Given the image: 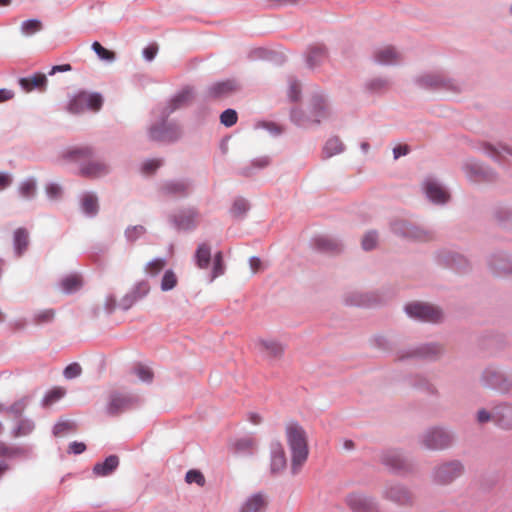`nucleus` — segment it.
Here are the masks:
<instances>
[{
    "label": "nucleus",
    "mask_w": 512,
    "mask_h": 512,
    "mask_svg": "<svg viewBox=\"0 0 512 512\" xmlns=\"http://www.w3.org/2000/svg\"><path fill=\"white\" fill-rule=\"evenodd\" d=\"M406 314L415 320L438 323L443 319V312L439 307L423 302H411L405 306Z\"/></svg>",
    "instance_id": "1a4fd4ad"
},
{
    "label": "nucleus",
    "mask_w": 512,
    "mask_h": 512,
    "mask_svg": "<svg viewBox=\"0 0 512 512\" xmlns=\"http://www.w3.org/2000/svg\"><path fill=\"white\" fill-rule=\"evenodd\" d=\"M256 446V442L252 437H243L235 442V452L240 455H251Z\"/></svg>",
    "instance_id": "09e8293b"
},
{
    "label": "nucleus",
    "mask_w": 512,
    "mask_h": 512,
    "mask_svg": "<svg viewBox=\"0 0 512 512\" xmlns=\"http://www.w3.org/2000/svg\"><path fill=\"white\" fill-rule=\"evenodd\" d=\"M82 368L80 364L74 362L69 364L63 371V375L66 379L71 380L81 375Z\"/></svg>",
    "instance_id": "338daca9"
},
{
    "label": "nucleus",
    "mask_w": 512,
    "mask_h": 512,
    "mask_svg": "<svg viewBox=\"0 0 512 512\" xmlns=\"http://www.w3.org/2000/svg\"><path fill=\"white\" fill-rule=\"evenodd\" d=\"M44 190L49 201L58 202L63 198L64 189L58 182H47L44 186Z\"/></svg>",
    "instance_id": "49530a36"
},
{
    "label": "nucleus",
    "mask_w": 512,
    "mask_h": 512,
    "mask_svg": "<svg viewBox=\"0 0 512 512\" xmlns=\"http://www.w3.org/2000/svg\"><path fill=\"white\" fill-rule=\"evenodd\" d=\"M391 80L387 77H374L366 81L365 89L371 93L379 94L387 91Z\"/></svg>",
    "instance_id": "a19ab883"
},
{
    "label": "nucleus",
    "mask_w": 512,
    "mask_h": 512,
    "mask_svg": "<svg viewBox=\"0 0 512 512\" xmlns=\"http://www.w3.org/2000/svg\"><path fill=\"white\" fill-rule=\"evenodd\" d=\"M43 30V23L37 18L25 20L20 25V32L25 37H30Z\"/></svg>",
    "instance_id": "c03bdc74"
},
{
    "label": "nucleus",
    "mask_w": 512,
    "mask_h": 512,
    "mask_svg": "<svg viewBox=\"0 0 512 512\" xmlns=\"http://www.w3.org/2000/svg\"><path fill=\"white\" fill-rule=\"evenodd\" d=\"M479 383L486 389L508 394L512 390V375L496 365H488L481 371Z\"/></svg>",
    "instance_id": "39448f33"
},
{
    "label": "nucleus",
    "mask_w": 512,
    "mask_h": 512,
    "mask_svg": "<svg viewBox=\"0 0 512 512\" xmlns=\"http://www.w3.org/2000/svg\"><path fill=\"white\" fill-rule=\"evenodd\" d=\"M211 258L212 253L210 245L207 243L199 244L194 255L196 266L202 270L208 269L211 263Z\"/></svg>",
    "instance_id": "e433bc0d"
},
{
    "label": "nucleus",
    "mask_w": 512,
    "mask_h": 512,
    "mask_svg": "<svg viewBox=\"0 0 512 512\" xmlns=\"http://www.w3.org/2000/svg\"><path fill=\"white\" fill-rule=\"evenodd\" d=\"M271 452V471L279 472L286 467V456L283 446L280 442H273L270 448Z\"/></svg>",
    "instance_id": "2f4dec72"
},
{
    "label": "nucleus",
    "mask_w": 512,
    "mask_h": 512,
    "mask_svg": "<svg viewBox=\"0 0 512 512\" xmlns=\"http://www.w3.org/2000/svg\"><path fill=\"white\" fill-rule=\"evenodd\" d=\"M290 119L291 121L300 128H309L316 124V120L311 114V111L309 110V113H307L305 110L300 108H294L290 112Z\"/></svg>",
    "instance_id": "f704fd0d"
},
{
    "label": "nucleus",
    "mask_w": 512,
    "mask_h": 512,
    "mask_svg": "<svg viewBox=\"0 0 512 512\" xmlns=\"http://www.w3.org/2000/svg\"><path fill=\"white\" fill-rule=\"evenodd\" d=\"M185 480L189 484L196 483L199 486H203L205 483L203 474L198 470H189L186 473Z\"/></svg>",
    "instance_id": "774afa93"
},
{
    "label": "nucleus",
    "mask_w": 512,
    "mask_h": 512,
    "mask_svg": "<svg viewBox=\"0 0 512 512\" xmlns=\"http://www.w3.org/2000/svg\"><path fill=\"white\" fill-rule=\"evenodd\" d=\"M61 288L65 293H73L81 287V280L75 276L70 275L63 278L60 282Z\"/></svg>",
    "instance_id": "13d9d810"
},
{
    "label": "nucleus",
    "mask_w": 512,
    "mask_h": 512,
    "mask_svg": "<svg viewBox=\"0 0 512 512\" xmlns=\"http://www.w3.org/2000/svg\"><path fill=\"white\" fill-rule=\"evenodd\" d=\"M494 217L500 225L505 228H512V209L506 206L497 207Z\"/></svg>",
    "instance_id": "de8ad7c7"
},
{
    "label": "nucleus",
    "mask_w": 512,
    "mask_h": 512,
    "mask_svg": "<svg viewBox=\"0 0 512 512\" xmlns=\"http://www.w3.org/2000/svg\"><path fill=\"white\" fill-rule=\"evenodd\" d=\"M225 273V264L223 261V255L218 251L213 257V267L210 275L209 282H213L217 277Z\"/></svg>",
    "instance_id": "5fc2aeb1"
},
{
    "label": "nucleus",
    "mask_w": 512,
    "mask_h": 512,
    "mask_svg": "<svg viewBox=\"0 0 512 512\" xmlns=\"http://www.w3.org/2000/svg\"><path fill=\"white\" fill-rule=\"evenodd\" d=\"M249 209V202L245 198L239 197L234 200L230 213L232 217L242 219L245 217Z\"/></svg>",
    "instance_id": "8fccbe9b"
},
{
    "label": "nucleus",
    "mask_w": 512,
    "mask_h": 512,
    "mask_svg": "<svg viewBox=\"0 0 512 512\" xmlns=\"http://www.w3.org/2000/svg\"><path fill=\"white\" fill-rule=\"evenodd\" d=\"M251 57L254 59H264L275 62L283 61L282 55H278L277 53L267 50L265 48H257L253 50L251 53Z\"/></svg>",
    "instance_id": "6e6d98bb"
},
{
    "label": "nucleus",
    "mask_w": 512,
    "mask_h": 512,
    "mask_svg": "<svg viewBox=\"0 0 512 512\" xmlns=\"http://www.w3.org/2000/svg\"><path fill=\"white\" fill-rule=\"evenodd\" d=\"M494 423L500 429H512V403L502 402L494 407Z\"/></svg>",
    "instance_id": "bb28decb"
},
{
    "label": "nucleus",
    "mask_w": 512,
    "mask_h": 512,
    "mask_svg": "<svg viewBox=\"0 0 512 512\" xmlns=\"http://www.w3.org/2000/svg\"><path fill=\"white\" fill-rule=\"evenodd\" d=\"M346 504L353 512H374L377 507L372 497L358 492L349 494Z\"/></svg>",
    "instance_id": "412c9836"
},
{
    "label": "nucleus",
    "mask_w": 512,
    "mask_h": 512,
    "mask_svg": "<svg viewBox=\"0 0 512 512\" xmlns=\"http://www.w3.org/2000/svg\"><path fill=\"white\" fill-rule=\"evenodd\" d=\"M189 189L190 183L186 180L167 181L162 186V191L172 196H185Z\"/></svg>",
    "instance_id": "c9c22d12"
},
{
    "label": "nucleus",
    "mask_w": 512,
    "mask_h": 512,
    "mask_svg": "<svg viewBox=\"0 0 512 512\" xmlns=\"http://www.w3.org/2000/svg\"><path fill=\"white\" fill-rule=\"evenodd\" d=\"M199 212L196 208L180 209L169 216V221L178 231H193L198 225Z\"/></svg>",
    "instance_id": "ddd939ff"
},
{
    "label": "nucleus",
    "mask_w": 512,
    "mask_h": 512,
    "mask_svg": "<svg viewBox=\"0 0 512 512\" xmlns=\"http://www.w3.org/2000/svg\"><path fill=\"white\" fill-rule=\"evenodd\" d=\"M27 404H28V398L24 397V398L16 401L15 403H13L9 407H5L4 411L13 414L15 417H20L23 414V412L25 411Z\"/></svg>",
    "instance_id": "e2e57ef3"
},
{
    "label": "nucleus",
    "mask_w": 512,
    "mask_h": 512,
    "mask_svg": "<svg viewBox=\"0 0 512 512\" xmlns=\"http://www.w3.org/2000/svg\"><path fill=\"white\" fill-rule=\"evenodd\" d=\"M137 401L133 394L115 391L109 395L106 411L109 415H117L130 409Z\"/></svg>",
    "instance_id": "dca6fc26"
},
{
    "label": "nucleus",
    "mask_w": 512,
    "mask_h": 512,
    "mask_svg": "<svg viewBox=\"0 0 512 512\" xmlns=\"http://www.w3.org/2000/svg\"><path fill=\"white\" fill-rule=\"evenodd\" d=\"M150 291L148 281L141 280L135 283L131 289L121 298L119 302L120 309L127 311L133 307L138 301L145 298Z\"/></svg>",
    "instance_id": "a211bd4d"
},
{
    "label": "nucleus",
    "mask_w": 512,
    "mask_h": 512,
    "mask_svg": "<svg viewBox=\"0 0 512 512\" xmlns=\"http://www.w3.org/2000/svg\"><path fill=\"white\" fill-rule=\"evenodd\" d=\"M166 263L167 262H166L165 258H162V257L154 258L146 264L144 271H145L146 275H148L150 277H155V276L159 275V273L164 269V267L166 266Z\"/></svg>",
    "instance_id": "603ef678"
},
{
    "label": "nucleus",
    "mask_w": 512,
    "mask_h": 512,
    "mask_svg": "<svg viewBox=\"0 0 512 512\" xmlns=\"http://www.w3.org/2000/svg\"><path fill=\"white\" fill-rule=\"evenodd\" d=\"M381 462L387 468L395 472H403L409 469V464L403 453L396 449L384 451L381 454Z\"/></svg>",
    "instance_id": "4be33fe9"
},
{
    "label": "nucleus",
    "mask_w": 512,
    "mask_h": 512,
    "mask_svg": "<svg viewBox=\"0 0 512 512\" xmlns=\"http://www.w3.org/2000/svg\"><path fill=\"white\" fill-rule=\"evenodd\" d=\"M343 302L348 306L368 307L373 303V296L356 290L348 291L343 296Z\"/></svg>",
    "instance_id": "c756f323"
},
{
    "label": "nucleus",
    "mask_w": 512,
    "mask_h": 512,
    "mask_svg": "<svg viewBox=\"0 0 512 512\" xmlns=\"http://www.w3.org/2000/svg\"><path fill=\"white\" fill-rule=\"evenodd\" d=\"M422 189L427 199L433 204L444 205L450 199L448 190L436 178L430 176L425 178Z\"/></svg>",
    "instance_id": "2eb2a0df"
},
{
    "label": "nucleus",
    "mask_w": 512,
    "mask_h": 512,
    "mask_svg": "<svg viewBox=\"0 0 512 512\" xmlns=\"http://www.w3.org/2000/svg\"><path fill=\"white\" fill-rule=\"evenodd\" d=\"M390 229L393 234L413 241H428L432 238L428 230L404 219L392 221Z\"/></svg>",
    "instance_id": "9d476101"
},
{
    "label": "nucleus",
    "mask_w": 512,
    "mask_h": 512,
    "mask_svg": "<svg viewBox=\"0 0 512 512\" xmlns=\"http://www.w3.org/2000/svg\"><path fill=\"white\" fill-rule=\"evenodd\" d=\"M92 50L97 54V56L107 62H113L115 60V54L112 51H109L105 47H103L99 42L95 41L92 44Z\"/></svg>",
    "instance_id": "052dcab7"
},
{
    "label": "nucleus",
    "mask_w": 512,
    "mask_h": 512,
    "mask_svg": "<svg viewBox=\"0 0 512 512\" xmlns=\"http://www.w3.org/2000/svg\"><path fill=\"white\" fill-rule=\"evenodd\" d=\"M19 84L26 91H31L34 88L42 89L47 84V77L45 74L37 73L30 77L21 78Z\"/></svg>",
    "instance_id": "ea45409f"
},
{
    "label": "nucleus",
    "mask_w": 512,
    "mask_h": 512,
    "mask_svg": "<svg viewBox=\"0 0 512 512\" xmlns=\"http://www.w3.org/2000/svg\"><path fill=\"white\" fill-rule=\"evenodd\" d=\"M265 497L261 493L250 496L242 505L240 512H262L265 509Z\"/></svg>",
    "instance_id": "58836bf2"
},
{
    "label": "nucleus",
    "mask_w": 512,
    "mask_h": 512,
    "mask_svg": "<svg viewBox=\"0 0 512 512\" xmlns=\"http://www.w3.org/2000/svg\"><path fill=\"white\" fill-rule=\"evenodd\" d=\"M29 246V232L26 228L19 227L13 233V251L19 258L24 255Z\"/></svg>",
    "instance_id": "7c9ffc66"
},
{
    "label": "nucleus",
    "mask_w": 512,
    "mask_h": 512,
    "mask_svg": "<svg viewBox=\"0 0 512 512\" xmlns=\"http://www.w3.org/2000/svg\"><path fill=\"white\" fill-rule=\"evenodd\" d=\"M177 283L178 278L175 272L172 269H168L161 278L160 288L163 292H168L173 290L177 286Z\"/></svg>",
    "instance_id": "864d4df0"
},
{
    "label": "nucleus",
    "mask_w": 512,
    "mask_h": 512,
    "mask_svg": "<svg viewBox=\"0 0 512 512\" xmlns=\"http://www.w3.org/2000/svg\"><path fill=\"white\" fill-rule=\"evenodd\" d=\"M134 374L137 376V378L145 383H150L153 379V373L151 369L144 365H137L133 369Z\"/></svg>",
    "instance_id": "0e129e2a"
},
{
    "label": "nucleus",
    "mask_w": 512,
    "mask_h": 512,
    "mask_svg": "<svg viewBox=\"0 0 512 512\" xmlns=\"http://www.w3.org/2000/svg\"><path fill=\"white\" fill-rule=\"evenodd\" d=\"M270 164V157L268 156H260L251 161V163L243 167L240 170V174L246 177H250L255 173L257 169L266 168Z\"/></svg>",
    "instance_id": "37998d69"
},
{
    "label": "nucleus",
    "mask_w": 512,
    "mask_h": 512,
    "mask_svg": "<svg viewBox=\"0 0 512 512\" xmlns=\"http://www.w3.org/2000/svg\"><path fill=\"white\" fill-rule=\"evenodd\" d=\"M286 438L291 451V470L297 474L308 457L306 432L299 423L290 421L286 425Z\"/></svg>",
    "instance_id": "f257e3e1"
},
{
    "label": "nucleus",
    "mask_w": 512,
    "mask_h": 512,
    "mask_svg": "<svg viewBox=\"0 0 512 512\" xmlns=\"http://www.w3.org/2000/svg\"><path fill=\"white\" fill-rule=\"evenodd\" d=\"M482 151L500 165H504L507 156L512 157V146L502 142L497 144L484 143Z\"/></svg>",
    "instance_id": "b1692460"
},
{
    "label": "nucleus",
    "mask_w": 512,
    "mask_h": 512,
    "mask_svg": "<svg viewBox=\"0 0 512 512\" xmlns=\"http://www.w3.org/2000/svg\"><path fill=\"white\" fill-rule=\"evenodd\" d=\"M146 233V228L142 225L128 226L124 231L127 242L134 243Z\"/></svg>",
    "instance_id": "4d7b16f0"
},
{
    "label": "nucleus",
    "mask_w": 512,
    "mask_h": 512,
    "mask_svg": "<svg viewBox=\"0 0 512 512\" xmlns=\"http://www.w3.org/2000/svg\"><path fill=\"white\" fill-rule=\"evenodd\" d=\"M415 84L424 89H442L451 92H460L462 85L459 81L442 72H426L418 75Z\"/></svg>",
    "instance_id": "0eeeda50"
},
{
    "label": "nucleus",
    "mask_w": 512,
    "mask_h": 512,
    "mask_svg": "<svg viewBox=\"0 0 512 512\" xmlns=\"http://www.w3.org/2000/svg\"><path fill=\"white\" fill-rule=\"evenodd\" d=\"M55 317V310L54 309H43V310H37L32 315V322L35 325H43L51 323L54 320Z\"/></svg>",
    "instance_id": "3c124183"
},
{
    "label": "nucleus",
    "mask_w": 512,
    "mask_h": 512,
    "mask_svg": "<svg viewBox=\"0 0 512 512\" xmlns=\"http://www.w3.org/2000/svg\"><path fill=\"white\" fill-rule=\"evenodd\" d=\"M374 60L380 65H397L402 61V55L392 46H384L374 53Z\"/></svg>",
    "instance_id": "cd10ccee"
},
{
    "label": "nucleus",
    "mask_w": 512,
    "mask_h": 512,
    "mask_svg": "<svg viewBox=\"0 0 512 512\" xmlns=\"http://www.w3.org/2000/svg\"><path fill=\"white\" fill-rule=\"evenodd\" d=\"M378 243V233L375 230L368 231L362 238V248L370 251L376 247Z\"/></svg>",
    "instance_id": "680f3d73"
},
{
    "label": "nucleus",
    "mask_w": 512,
    "mask_h": 512,
    "mask_svg": "<svg viewBox=\"0 0 512 512\" xmlns=\"http://www.w3.org/2000/svg\"><path fill=\"white\" fill-rule=\"evenodd\" d=\"M18 194L25 200H33L37 194V179L29 176L18 185Z\"/></svg>",
    "instance_id": "4c0bfd02"
},
{
    "label": "nucleus",
    "mask_w": 512,
    "mask_h": 512,
    "mask_svg": "<svg viewBox=\"0 0 512 512\" xmlns=\"http://www.w3.org/2000/svg\"><path fill=\"white\" fill-rule=\"evenodd\" d=\"M239 88V84L234 79H227L213 83L207 88V96L210 98H219L227 96L230 93L236 91Z\"/></svg>",
    "instance_id": "c85d7f7f"
},
{
    "label": "nucleus",
    "mask_w": 512,
    "mask_h": 512,
    "mask_svg": "<svg viewBox=\"0 0 512 512\" xmlns=\"http://www.w3.org/2000/svg\"><path fill=\"white\" fill-rule=\"evenodd\" d=\"M487 268L497 278H512V252L497 250L487 257Z\"/></svg>",
    "instance_id": "6e6552de"
},
{
    "label": "nucleus",
    "mask_w": 512,
    "mask_h": 512,
    "mask_svg": "<svg viewBox=\"0 0 512 512\" xmlns=\"http://www.w3.org/2000/svg\"><path fill=\"white\" fill-rule=\"evenodd\" d=\"M328 59V52L324 45H311L305 53V63L309 69H316L324 64Z\"/></svg>",
    "instance_id": "393cba45"
},
{
    "label": "nucleus",
    "mask_w": 512,
    "mask_h": 512,
    "mask_svg": "<svg viewBox=\"0 0 512 512\" xmlns=\"http://www.w3.org/2000/svg\"><path fill=\"white\" fill-rule=\"evenodd\" d=\"M383 496L399 506H412L414 498L407 487L397 483H388L384 487Z\"/></svg>",
    "instance_id": "f3484780"
},
{
    "label": "nucleus",
    "mask_w": 512,
    "mask_h": 512,
    "mask_svg": "<svg viewBox=\"0 0 512 512\" xmlns=\"http://www.w3.org/2000/svg\"><path fill=\"white\" fill-rule=\"evenodd\" d=\"M465 465L459 459H450L437 463L431 470V481L438 486H448L461 478Z\"/></svg>",
    "instance_id": "20e7f679"
},
{
    "label": "nucleus",
    "mask_w": 512,
    "mask_h": 512,
    "mask_svg": "<svg viewBox=\"0 0 512 512\" xmlns=\"http://www.w3.org/2000/svg\"><path fill=\"white\" fill-rule=\"evenodd\" d=\"M119 465V458L116 455H110L103 462H98L93 467V474L98 477L111 475Z\"/></svg>",
    "instance_id": "473e14b6"
},
{
    "label": "nucleus",
    "mask_w": 512,
    "mask_h": 512,
    "mask_svg": "<svg viewBox=\"0 0 512 512\" xmlns=\"http://www.w3.org/2000/svg\"><path fill=\"white\" fill-rule=\"evenodd\" d=\"M262 351L271 358H278L282 355L284 348L275 340H261Z\"/></svg>",
    "instance_id": "a18cd8bd"
},
{
    "label": "nucleus",
    "mask_w": 512,
    "mask_h": 512,
    "mask_svg": "<svg viewBox=\"0 0 512 512\" xmlns=\"http://www.w3.org/2000/svg\"><path fill=\"white\" fill-rule=\"evenodd\" d=\"M418 442L427 450L443 451L451 448L455 444L456 434L449 427L432 426L419 435Z\"/></svg>",
    "instance_id": "7ed1b4c3"
},
{
    "label": "nucleus",
    "mask_w": 512,
    "mask_h": 512,
    "mask_svg": "<svg viewBox=\"0 0 512 512\" xmlns=\"http://www.w3.org/2000/svg\"><path fill=\"white\" fill-rule=\"evenodd\" d=\"M148 136L152 141L174 142L180 138L181 128L176 122L168 121L164 112L159 111L157 119L148 127Z\"/></svg>",
    "instance_id": "423d86ee"
},
{
    "label": "nucleus",
    "mask_w": 512,
    "mask_h": 512,
    "mask_svg": "<svg viewBox=\"0 0 512 512\" xmlns=\"http://www.w3.org/2000/svg\"><path fill=\"white\" fill-rule=\"evenodd\" d=\"M314 242L316 247L322 251H336L339 247L336 241L325 236L315 238Z\"/></svg>",
    "instance_id": "bf43d9fd"
},
{
    "label": "nucleus",
    "mask_w": 512,
    "mask_h": 512,
    "mask_svg": "<svg viewBox=\"0 0 512 512\" xmlns=\"http://www.w3.org/2000/svg\"><path fill=\"white\" fill-rule=\"evenodd\" d=\"M345 149L344 144L338 137L329 138L322 150L324 158H331L342 153Z\"/></svg>",
    "instance_id": "79ce46f5"
},
{
    "label": "nucleus",
    "mask_w": 512,
    "mask_h": 512,
    "mask_svg": "<svg viewBox=\"0 0 512 512\" xmlns=\"http://www.w3.org/2000/svg\"><path fill=\"white\" fill-rule=\"evenodd\" d=\"M309 110L315 118L316 124H320L322 120L327 119L330 116V108L327 98L321 92L313 94L310 100Z\"/></svg>",
    "instance_id": "5701e85b"
},
{
    "label": "nucleus",
    "mask_w": 512,
    "mask_h": 512,
    "mask_svg": "<svg viewBox=\"0 0 512 512\" xmlns=\"http://www.w3.org/2000/svg\"><path fill=\"white\" fill-rule=\"evenodd\" d=\"M194 97V90L190 86H186L175 93L166 105L160 111L164 112V117H169L175 111L186 107Z\"/></svg>",
    "instance_id": "aec40b11"
},
{
    "label": "nucleus",
    "mask_w": 512,
    "mask_h": 512,
    "mask_svg": "<svg viewBox=\"0 0 512 512\" xmlns=\"http://www.w3.org/2000/svg\"><path fill=\"white\" fill-rule=\"evenodd\" d=\"M80 211L87 218H94L99 213V199L95 192L85 191L79 196Z\"/></svg>",
    "instance_id": "a878e982"
},
{
    "label": "nucleus",
    "mask_w": 512,
    "mask_h": 512,
    "mask_svg": "<svg viewBox=\"0 0 512 512\" xmlns=\"http://www.w3.org/2000/svg\"><path fill=\"white\" fill-rule=\"evenodd\" d=\"M238 119L237 112L234 109H226L220 115V122L226 127L236 124Z\"/></svg>",
    "instance_id": "69168bd1"
},
{
    "label": "nucleus",
    "mask_w": 512,
    "mask_h": 512,
    "mask_svg": "<svg viewBox=\"0 0 512 512\" xmlns=\"http://www.w3.org/2000/svg\"><path fill=\"white\" fill-rule=\"evenodd\" d=\"M93 149L91 147H78L69 150L65 157L79 162L81 175L88 178L103 177L110 172V166L103 160L92 159Z\"/></svg>",
    "instance_id": "f03ea898"
},
{
    "label": "nucleus",
    "mask_w": 512,
    "mask_h": 512,
    "mask_svg": "<svg viewBox=\"0 0 512 512\" xmlns=\"http://www.w3.org/2000/svg\"><path fill=\"white\" fill-rule=\"evenodd\" d=\"M435 260L438 264L454 270H464L469 265L465 256L450 249L439 250L435 254Z\"/></svg>",
    "instance_id": "6ab92c4d"
},
{
    "label": "nucleus",
    "mask_w": 512,
    "mask_h": 512,
    "mask_svg": "<svg viewBox=\"0 0 512 512\" xmlns=\"http://www.w3.org/2000/svg\"><path fill=\"white\" fill-rule=\"evenodd\" d=\"M462 169L466 177L472 182L492 181L496 176V173L490 167L473 158L465 160Z\"/></svg>",
    "instance_id": "4468645a"
},
{
    "label": "nucleus",
    "mask_w": 512,
    "mask_h": 512,
    "mask_svg": "<svg viewBox=\"0 0 512 512\" xmlns=\"http://www.w3.org/2000/svg\"><path fill=\"white\" fill-rule=\"evenodd\" d=\"M443 353V347L441 344L436 342L423 343L413 347L408 348L407 350H402L399 352L400 359L407 358H418L428 361H436L440 358Z\"/></svg>",
    "instance_id": "f8f14e48"
},
{
    "label": "nucleus",
    "mask_w": 512,
    "mask_h": 512,
    "mask_svg": "<svg viewBox=\"0 0 512 512\" xmlns=\"http://www.w3.org/2000/svg\"><path fill=\"white\" fill-rule=\"evenodd\" d=\"M103 98L99 93L80 92L71 98L69 112L81 114L86 110L98 111L102 107Z\"/></svg>",
    "instance_id": "9b49d317"
},
{
    "label": "nucleus",
    "mask_w": 512,
    "mask_h": 512,
    "mask_svg": "<svg viewBox=\"0 0 512 512\" xmlns=\"http://www.w3.org/2000/svg\"><path fill=\"white\" fill-rule=\"evenodd\" d=\"M35 427H36V424H35L34 420L27 418V417L19 418L15 422L13 428L11 429V436L13 438H21V437L29 436L35 430Z\"/></svg>",
    "instance_id": "72a5a7b5"
}]
</instances>
